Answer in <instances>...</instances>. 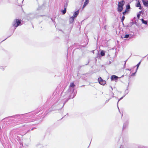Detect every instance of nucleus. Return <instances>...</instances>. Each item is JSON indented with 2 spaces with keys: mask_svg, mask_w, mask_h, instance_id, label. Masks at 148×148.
I'll use <instances>...</instances> for the list:
<instances>
[{
  "mask_svg": "<svg viewBox=\"0 0 148 148\" xmlns=\"http://www.w3.org/2000/svg\"><path fill=\"white\" fill-rule=\"evenodd\" d=\"M79 12V11L77 10L76 12H75L74 13L73 15L72 16V17H73L74 18H75L78 15Z\"/></svg>",
  "mask_w": 148,
  "mask_h": 148,
  "instance_id": "obj_3",
  "label": "nucleus"
},
{
  "mask_svg": "<svg viewBox=\"0 0 148 148\" xmlns=\"http://www.w3.org/2000/svg\"><path fill=\"white\" fill-rule=\"evenodd\" d=\"M123 9V8L122 6H118V11L121 12L122 10Z\"/></svg>",
  "mask_w": 148,
  "mask_h": 148,
  "instance_id": "obj_8",
  "label": "nucleus"
},
{
  "mask_svg": "<svg viewBox=\"0 0 148 148\" xmlns=\"http://www.w3.org/2000/svg\"><path fill=\"white\" fill-rule=\"evenodd\" d=\"M92 51V52H93L94 53V51Z\"/></svg>",
  "mask_w": 148,
  "mask_h": 148,
  "instance_id": "obj_27",
  "label": "nucleus"
},
{
  "mask_svg": "<svg viewBox=\"0 0 148 148\" xmlns=\"http://www.w3.org/2000/svg\"><path fill=\"white\" fill-rule=\"evenodd\" d=\"M125 17L124 16H122L121 19L122 21L123 22V20H124Z\"/></svg>",
  "mask_w": 148,
  "mask_h": 148,
  "instance_id": "obj_18",
  "label": "nucleus"
},
{
  "mask_svg": "<svg viewBox=\"0 0 148 148\" xmlns=\"http://www.w3.org/2000/svg\"><path fill=\"white\" fill-rule=\"evenodd\" d=\"M140 63H141V61L138 64H137L136 65V66L137 67H138L139 66L140 64Z\"/></svg>",
  "mask_w": 148,
  "mask_h": 148,
  "instance_id": "obj_19",
  "label": "nucleus"
},
{
  "mask_svg": "<svg viewBox=\"0 0 148 148\" xmlns=\"http://www.w3.org/2000/svg\"><path fill=\"white\" fill-rule=\"evenodd\" d=\"M136 6L137 7H140V4L139 1H138L137 3Z\"/></svg>",
  "mask_w": 148,
  "mask_h": 148,
  "instance_id": "obj_15",
  "label": "nucleus"
},
{
  "mask_svg": "<svg viewBox=\"0 0 148 148\" xmlns=\"http://www.w3.org/2000/svg\"><path fill=\"white\" fill-rule=\"evenodd\" d=\"M136 72L134 73H132V74L131 75V76H134L135 75V74L136 73Z\"/></svg>",
  "mask_w": 148,
  "mask_h": 148,
  "instance_id": "obj_20",
  "label": "nucleus"
},
{
  "mask_svg": "<svg viewBox=\"0 0 148 148\" xmlns=\"http://www.w3.org/2000/svg\"><path fill=\"white\" fill-rule=\"evenodd\" d=\"M138 67H137V68H136V71H137V70H138Z\"/></svg>",
  "mask_w": 148,
  "mask_h": 148,
  "instance_id": "obj_25",
  "label": "nucleus"
},
{
  "mask_svg": "<svg viewBox=\"0 0 148 148\" xmlns=\"http://www.w3.org/2000/svg\"><path fill=\"white\" fill-rule=\"evenodd\" d=\"M118 78V77L117 76L115 75H113L111 77V79L112 80H116Z\"/></svg>",
  "mask_w": 148,
  "mask_h": 148,
  "instance_id": "obj_7",
  "label": "nucleus"
},
{
  "mask_svg": "<svg viewBox=\"0 0 148 148\" xmlns=\"http://www.w3.org/2000/svg\"><path fill=\"white\" fill-rule=\"evenodd\" d=\"M105 51L103 50H102L101 51V55L102 56H103L105 55Z\"/></svg>",
  "mask_w": 148,
  "mask_h": 148,
  "instance_id": "obj_10",
  "label": "nucleus"
},
{
  "mask_svg": "<svg viewBox=\"0 0 148 148\" xmlns=\"http://www.w3.org/2000/svg\"><path fill=\"white\" fill-rule=\"evenodd\" d=\"M127 70H129V71H130L131 70H130L129 69H127Z\"/></svg>",
  "mask_w": 148,
  "mask_h": 148,
  "instance_id": "obj_26",
  "label": "nucleus"
},
{
  "mask_svg": "<svg viewBox=\"0 0 148 148\" xmlns=\"http://www.w3.org/2000/svg\"><path fill=\"white\" fill-rule=\"evenodd\" d=\"M127 125H128V124L127 123H124L123 125V128L124 129V128H126L127 127Z\"/></svg>",
  "mask_w": 148,
  "mask_h": 148,
  "instance_id": "obj_14",
  "label": "nucleus"
},
{
  "mask_svg": "<svg viewBox=\"0 0 148 148\" xmlns=\"http://www.w3.org/2000/svg\"><path fill=\"white\" fill-rule=\"evenodd\" d=\"M141 21L143 23L146 25L147 24V22L146 21L144 20L143 19H142Z\"/></svg>",
  "mask_w": 148,
  "mask_h": 148,
  "instance_id": "obj_12",
  "label": "nucleus"
},
{
  "mask_svg": "<svg viewBox=\"0 0 148 148\" xmlns=\"http://www.w3.org/2000/svg\"><path fill=\"white\" fill-rule=\"evenodd\" d=\"M66 8H64V10H62L61 12L63 14H64L66 12Z\"/></svg>",
  "mask_w": 148,
  "mask_h": 148,
  "instance_id": "obj_13",
  "label": "nucleus"
},
{
  "mask_svg": "<svg viewBox=\"0 0 148 148\" xmlns=\"http://www.w3.org/2000/svg\"><path fill=\"white\" fill-rule=\"evenodd\" d=\"M130 8V5H127L126 6V9L128 10Z\"/></svg>",
  "mask_w": 148,
  "mask_h": 148,
  "instance_id": "obj_17",
  "label": "nucleus"
},
{
  "mask_svg": "<svg viewBox=\"0 0 148 148\" xmlns=\"http://www.w3.org/2000/svg\"><path fill=\"white\" fill-rule=\"evenodd\" d=\"M88 3V1L85 0V1L82 7L83 9L87 5Z\"/></svg>",
  "mask_w": 148,
  "mask_h": 148,
  "instance_id": "obj_9",
  "label": "nucleus"
},
{
  "mask_svg": "<svg viewBox=\"0 0 148 148\" xmlns=\"http://www.w3.org/2000/svg\"><path fill=\"white\" fill-rule=\"evenodd\" d=\"M142 1L144 5L146 7L148 6V1L146 0H143Z\"/></svg>",
  "mask_w": 148,
  "mask_h": 148,
  "instance_id": "obj_4",
  "label": "nucleus"
},
{
  "mask_svg": "<svg viewBox=\"0 0 148 148\" xmlns=\"http://www.w3.org/2000/svg\"><path fill=\"white\" fill-rule=\"evenodd\" d=\"M98 81L99 83L101 85H104L106 84V82L104 80L102 79L101 77L98 78Z\"/></svg>",
  "mask_w": 148,
  "mask_h": 148,
  "instance_id": "obj_2",
  "label": "nucleus"
},
{
  "mask_svg": "<svg viewBox=\"0 0 148 148\" xmlns=\"http://www.w3.org/2000/svg\"><path fill=\"white\" fill-rule=\"evenodd\" d=\"M129 35L126 34V35H125V36H123V37L124 38H128L129 37Z\"/></svg>",
  "mask_w": 148,
  "mask_h": 148,
  "instance_id": "obj_16",
  "label": "nucleus"
},
{
  "mask_svg": "<svg viewBox=\"0 0 148 148\" xmlns=\"http://www.w3.org/2000/svg\"><path fill=\"white\" fill-rule=\"evenodd\" d=\"M75 18L73 17H71L69 19V22L70 24L72 23L74 21Z\"/></svg>",
  "mask_w": 148,
  "mask_h": 148,
  "instance_id": "obj_6",
  "label": "nucleus"
},
{
  "mask_svg": "<svg viewBox=\"0 0 148 148\" xmlns=\"http://www.w3.org/2000/svg\"><path fill=\"white\" fill-rule=\"evenodd\" d=\"M123 148V146H121L120 147V148Z\"/></svg>",
  "mask_w": 148,
  "mask_h": 148,
  "instance_id": "obj_24",
  "label": "nucleus"
},
{
  "mask_svg": "<svg viewBox=\"0 0 148 148\" xmlns=\"http://www.w3.org/2000/svg\"><path fill=\"white\" fill-rule=\"evenodd\" d=\"M123 98V97H121V98H120L118 100V103H118V102H119V101L121 99Z\"/></svg>",
  "mask_w": 148,
  "mask_h": 148,
  "instance_id": "obj_21",
  "label": "nucleus"
},
{
  "mask_svg": "<svg viewBox=\"0 0 148 148\" xmlns=\"http://www.w3.org/2000/svg\"><path fill=\"white\" fill-rule=\"evenodd\" d=\"M126 11H125L124 12H123V14L124 15V14H125L126 13Z\"/></svg>",
  "mask_w": 148,
  "mask_h": 148,
  "instance_id": "obj_23",
  "label": "nucleus"
},
{
  "mask_svg": "<svg viewBox=\"0 0 148 148\" xmlns=\"http://www.w3.org/2000/svg\"><path fill=\"white\" fill-rule=\"evenodd\" d=\"M21 23V21L18 19H16L12 23V25L14 27H16L19 26Z\"/></svg>",
  "mask_w": 148,
  "mask_h": 148,
  "instance_id": "obj_1",
  "label": "nucleus"
},
{
  "mask_svg": "<svg viewBox=\"0 0 148 148\" xmlns=\"http://www.w3.org/2000/svg\"><path fill=\"white\" fill-rule=\"evenodd\" d=\"M124 3L125 2L123 0L119 2L118 6H121L123 7L124 4Z\"/></svg>",
  "mask_w": 148,
  "mask_h": 148,
  "instance_id": "obj_5",
  "label": "nucleus"
},
{
  "mask_svg": "<svg viewBox=\"0 0 148 148\" xmlns=\"http://www.w3.org/2000/svg\"><path fill=\"white\" fill-rule=\"evenodd\" d=\"M137 17H138V18H139V17H140V14H138L137 15Z\"/></svg>",
  "mask_w": 148,
  "mask_h": 148,
  "instance_id": "obj_22",
  "label": "nucleus"
},
{
  "mask_svg": "<svg viewBox=\"0 0 148 148\" xmlns=\"http://www.w3.org/2000/svg\"><path fill=\"white\" fill-rule=\"evenodd\" d=\"M75 86L73 83H71L70 84V87L73 88Z\"/></svg>",
  "mask_w": 148,
  "mask_h": 148,
  "instance_id": "obj_11",
  "label": "nucleus"
}]
</instances>
